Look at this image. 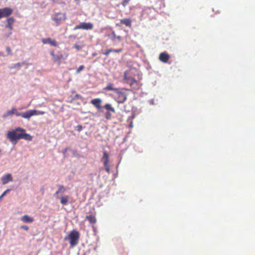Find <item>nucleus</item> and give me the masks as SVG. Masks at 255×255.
<instances>
[{
  "label": "nucleus",
  "instance_id": "43",
  "mask_svg": "<svg viewBox=\"0 0 255 255\" xmlns=\"http://www.w3.org/2000/svg\"><path fill=\"white\" fill-rule=\"evenodd\" d=\"M109 49L111 50V52H114L115 49Z\"/></svg>",
  "mask_w": 255,
  "mask_h": 255
},
{
  "label": "nucleus",
  "instance_id": "31",
  "mask_svg": "<svg viewBox=\"0 0 255 255\" xmlns=\"http://www.w3.org/2000/svg\"><path fill=\"white\" fill-rule=\"evenodd\" d=\"M22 63H17L16 64H15L14 66H13V68H17L18 69H19L20 68V67L21 66Z\"/></svg>",
  "mask_w": 255,
  "mask_h": 255
},
{
  "label": "nucleus",
  "instance_id": "7",
  "mask_svg": "<svg viewBox=\"0 0 255 255\" xmlns=\"http://www.w3.org/2000/svg\"><path fill=\"white\" fill-rule=\"evenodd\" d=\"M44 111H38L36 110H30L22 113V118L29 120L32 116L38 115H44Z\"/></svg>",
  "mask_w": 255,
  "mask_h": 255
},
{
  "label": "nucleus",
  "instance_id": "29",
  "mask_svg": "<svg viewBox=\"0 0 255 255\" xmlns=\"http://www.w3.org/2000/svg\"><path fill=\"white\" fill-rule=\"evenodd\" d=\"M130 0H123L122 2V4L124 6H126Z\"/></svg>",
  "mask_w": 255,
  "mask_h": 255
},
{
  "label": "nucleus",
  "instance_id": "9",
  "mask_svg": "<svg viewBox=\"0 0 255 255\" xmlns=\"http://www.w3.org/2000/svg\"><path fill=\"white\" fill-rule=\"evenodd\" d=\"M85 219L88 220L92 225H94L96 223V212L94 211V208L92 211L88 213V214L85 217Z\"/></svg>",
  "mask_w": 255,
  "mask_h": 255
},
{
  "label": "nucleus",
  "instance_id": "22",
  "mask_svg": "<svg viewBox=\"0 0 255 255\" xmlns=\"http://www.w3.org/2000/svg\"><path fill=\"white\" fill-rule=\"evenodd\" d=\"M104 108L109 111L112 112V113H115V109L110 104H106L104 106Z\"/></svg>",
  "mask_w": 255,
  "mask_h": 255
},
{
  "label": "nucleus",
  "instance_id": "47",
  "mask_svg": "<svg viewBox=\"0 0 255 255\" xmlns=\"http://www.w3.org/2000/svg\"><path fill=\"white\" fill-rule=\"evenodd\" d=\"M28 255H31V254H28Z\"/></svg>",
  "mask_w": 255,
  "mask_h": 255
},
{
  "label": "nucleus",
  "instance_id": "28",
  "mask_svg": "<svg viewBox=\"0 0 255 255\" xmlns=\"http://www.w3.org/2000/svg\"><path fill=\"white\" fill-rule=\"evenodd\" d=\"M130 0H123L122 2V4L124 6H126Z\"/></svg>",
  "mask_w": 255,
  "mask_h": 255
},
{
  "label": "nucleus",
  "instance_id": "8",
  "mask_svg": "<svg viewBox=\"0 0 255 255\" xmlns=\"http://www.w3.org/2000/svg\"><path fill=\"white\" fill-rule=\"evenodd\" d=\"M94 25L91 22H81L79 24L77 25L74 29H84V30H91L93 28Z\"/></svg>",
  "mask_w": 255,
  "mask_h": 255
},
{
  "label": "nucleus",
  "instance_id": "6",
  "mask_svg": "<svg viewBox=\"0 0 255 255\" xmlns=\"http://www.w3.org/2000/svg\"><path fill=\"white\" fill-rule=\"evenodd\" d=\"M66 18V14L61 12L56 13L52 17V20L55 22L57 26L64 22Z\"/></svg>",
  "mask_w": 255,
  "mask_h": 255
},
{
  "label": "nucleus",
  "instance_id": "37",
  "mask_svg": "<svg viewBox=\"0 0 255 255\" xmlns=\"http://www.w3.org/2000/svg\"><path fill=\"white\" fill-rule=\"evenodd\" d=\"M111 53V50L107 49L105 51V52L103 53L105 55L108 56Z\"/></svg>",
  "mask_w": 255,
  "mask_h": 255
},
{
  "label": "nucleus",
  "instance_id": "20",
  "mask_svg": "<svg viewBox=\"0 0 255 255\" xmlns=\"http://www.w3.org/2000/svg\"><path fill=\"white\" fill-rule=\"evenodd\" d=\"M104 89L106 91H114L115 92L118 89L115 88L114 87V84L111 83H109Z\"/></svg>",
  "mask_w": 255,
  "mask_h": 255
},
{
  "label": "nucleus",
  "instance_id": "5",
  "mask_svg": "<svg viewBox=\"0 0 255 255\" xmlns=\"http://www.w3.org/2000/svg\"><path fill=\"white\" fill-rule=\"evenodd\" d=\"M115 94V98L118 103H123L127 100V95L120 89H118Z\"/></svg>",
  "mask_w": 255,
  "mask_h": 255
},
{
  "label": "nucleus",
  "instance_id": "41",
  "mask_svg": "<svg viewBox=\"0 0 255 255\" xmlns=\"http://www.w3.org/2000/svg\"><path fill=\"white\" fill-rule=\"evenodd\" d=\"M74 47H75V48H76L78 50H80V46H79V45H78L76 44V45H74Z\"/></svg>",
  "mask_w": 255,
  "mask_h": 255
},
{
  "label": "nucleus",
  "instance_id": "19",
  "mask_svg": "<svg viewBox=\"0 0 255 255\" xmlns=\"http://www.w3.org/2000/svg\"><path fill=\"white\" fill-rule=\"evenodd\" d=\"M21 132V135L19 136V137H21V139H24L28 141H31L32 139V136L28 133L25 132V131L23 132Z\"/></svg>",
  "mask_w": 255,
  "mask_h": 255
},
{
  "label": "nucleus",
  "instance_id": "30",
  "mask_svg": "<svg viewBox=\"0 0 255 255\" xmlns=\"http://www.w3.org/2000/svg\"><path fill=\"white\" fill-rule=\"evenodd\" d=\"M10 191V189H7L3 192V193L0 196V200L4 197L6 194Z\"/></svg>",
  "mask_w": 255,
  "mask_h": 255
},
{
  "label": "nucleus",
  "instance_id": "11",
  "mask_svg": "<svg viewBox=\"0 0 255 255\" xmlns=\"http://www.w3.org/2000/svg\"><path fill=\"white\" fill-rule=\"evenodd\" d=\"M42 42L44 44H49L50 45L54 47H56L58 46V43L56 40L55 39H51L50 38H42Z\"/></svg>",
  "mask_w": 255,
  "mask_h": 255
},
{
  "label": "nucleus",
  "instance_id": "38",
  "mask_svg": "<svg viewBox=\"0 0 255 255\" xmlns=\"http://www.w3.org/2000/svg\"><path fill=\"white\" fill-rule=\"evenodd\" d=\"M123 51V49H115L114 52L115 53H120Z\"/></svg>",
  "mask_w": 255,
  "mask_h": 255
},
{
  "label": "nucleus",
  "instance_id": "46",
  "mask_svg": "<svg viewBox=\"0 0 255 255\" xmlns=\"http://www.w3.org/2000/svg\"><path fill=\"white\" fill-rule=\"evenodd\" d=\"M1 150H0V153L1 152Z\"/></svg>",
  "mask_w": 255,
  "mask_h": 255
},
{
  "label": "nucleus",
  "instance_id": "21",
  "mask_svg": "<svg viewBox=\"0 0 255 255\" xmlns=\"http://www.w3.org/2000/svg\"><path fill=\"white\" fill-rule=\"evenodd\" d=\"M102 161H103L104 164H107V163H109V155L107 151L106 150L103 152Z\"/></svg>",
  "mask_w": 255,
  "mask_h": 255
},
{
  "label": "nucleus",
  "instance_id": "17",
  "mask_svg": "<svg viewBox=\"0 0 255 255\" xmlns=\"http://www.w3.org/2000/svg\"><path fill=\"white\" fill-rule=\"evenodd\" d=\"M120 23L124 24L126 26L130 27L131 26V20L129 18H124L120 20Z\"/></svg>",
  "mask_w": 255,
  "mask_h": 255
},
{
  "label": "nucleus",
  "instance_id": "42",
  "mask_svg": "<svg viewBox=\"0 0 255 255\" xmlns=\"http://www.w3.org/2000/svg\"><path fill=\"white\" fill-rule=\"evenodd\" d=\"M67 150H68V148H65V149L64 150V151H63V152L64 153H65V152H67Z\"/></svg>",
  "mask_w": 255,
  "mask_h": 255
},
{
  "label": "nucleus",
  "instance_id": "16",
  "mask_svg": "<svg viewBox=\"0 0 255 255\" xmlns=\"http://www.w3.org/2000/svg\"><path fill=\"white\" fill-rule=\"evenodd\" d=\"M16 112V108L14 107H13L11 108L10 110L7 111L5 113H4L2 115V118L3 119H5L8 117H10L13 115H15V113Z\"/></svg>",
  "mask_w": 255,
  "mask_h": 255
},
{
  "label": "nucleus",
  "instance_id": "23",
  "mask_svg": "<svg viewBox=\"0 0 255 255\" xmlns=\"http://www.w3.org/2000/svg\"><path fill=\"white\" fill-rule=\"evenodd\" d=\"M68 201V197L67 196H63L60 198V202L63 205H66Z\"/></svg>",
  "mask_w": 255,
  "mask_h": 255
},
{
  "label": "nucleus",
  "instance_id": "12",
  "mask_svg": "<svg viewBox=\"0 0 255 255\" xmlns=\"http://www.w3.org/2000/svg\"><path fill=\"white\" fill-rule=\"evenodd\" d=\"M169 58V55L166 52L161 53L159 56V60L163 63H167Z\"/></svg>",
  "mask_w": 255,
  "mask_h": 255
},
{
  "label": "nucleus",
  "instance_id": "14",
  "mask_svg": "<svg viewBox=\"0 0 255 255\" xmlns=\"http://www.w3.org/2000/svg\"><path fill=\"white\" fill-rule=\"evenodd\" d=\"M12 175L10 173L6 174L1 178V181L3 184H6L10 181H12Z\"/></svg>",
  "mask_w": 255,
  "mask_h": 255
},
{
  "label": "nucleus",
  "instance_id": "40",
  "mask_svg": "<svg viewBox=\"0 0 255 255\" xmlns=\"http://www.w3.org/2000/svg\"><path fill=\"white\" fill-rule=\"evenodd\" d=\"M59 192H58V191L57 190L54 194V196L57 199H58L59 197Z\"/></svg>",
  "mask_w": 255,
  "mask_h": 255
},
{
  "label": "nucleus",
  "instance_id": "36",
  "mask_svg": "<svg viewBox=\"0 0 255 255\" xmlns=\"http://www.w3.org/2000/svg\"><path fill=\"white\" fill-rule=\"evenodd\" d=\"M20 228L22 229H23L25 231H28L29 230V228L28 226L25 225H22L20 227Z\"/></svg>",
  "mask_w": 255,
  "mask_h": 255
},
{
  "label": "nucleus",
  "instance_id": "39",
  "mask_svg": "<svg viewBox=\"0 0 255 255\" xmlns=\"http://www.w3.org/2000/svg\"><path fill=\"white\" fill-rule=\"evenodd\" d=\"M82 98V96L81 95H80V94H76L75 96V98H74V99H81Z\"/></svg>",
  "mask_w": 255,
  "mask_h": 255
},
{
  "label": "nucleus",
  "instance_id": "45",
  "mask_svg": "<svg viewBox=\"0 0 255 255\" xmlns=\"http://www.w3.org/2000/svg\"><path fill=\"white\" fill-rule=\"evenodd\" d=\"M116 25L117 26H119V24L117 23V24H116Z\"/></svg>",
  "mask_w": 255,
  "mask_h": 255
},
{
  "label": "nucleus",
  "instance_id": "35",
  "mask_svg": "<svg viewBox=\"0 0 255 255\" xmlns=\"http://www.w3.org/2000/svg\"><path fill=\"white\" fill-rule=\"evenodd\" d=\"M6 50L7 52V53L8 55H11V50L10 49V48L9 47H6Z\"/></svg>",
  "mask_w": 255,
  "mask_h": 255
},
{
  "label": "nucleus",
  "instance_id": "4",
  "mask_svg": "<svg viewBox=\"0 0 255 255\" xmlns=\"http://www.w3.org/2000/svg\"><path fill=\"white\" fill-rule=\"evenodd\" d=\"M79 237V233L77 231L74 230L70 233L69 238L71 247H73L78 244Z\"/></svg>",
  "mask_w": 255,
  "mask_h": 255
},
{
  "label": "nucleus",
  "instance_id": "1",
  "mask_svg": "<svg viewBox=\"0 0 255 255\" xmlns=\"http://www.w3.org/2000/svg\"><path fill=\"white\" fill-rule=\"evenodd\" d=\"M24 129L17 128L12 130L8 131L6 134V137L13 145H15L18 140L21 139V137H19V136L21 135V132H24Z\"/></svg>",
  "mask_w": 255,
  "mask_h": 255
},
{
  "label": "nucleus",
  "instance_id": "25",
  "mask_svg": "<svg viewBox=\"0 0 255 255\" xmlns=\"http://www.w3.org/2000/svg\"><path fill=\"white\" fill-rule=\"evenodd\" d=\"M112 35H113V39H118L119 40H121L122 38H121V36H117L115 33V32L114 31H113L112 32Z\"/></svg>",
  "mask_w": 255,
  "mask_h": 255
},
{
  "label": "nucleus",
  "instance_id": "34",
  "mask_svg": "<svg viewBox=\"0 0 255 255\" xmlns=\"http://www.w3.org/2000/svg\"><path fill=\"white\" fill-rule=\"evenodd\" d=\"M15 115L17 117H21L22 118V113H19L18 112L17 109H16V112L15 113Z\"/></svg>",
  "mask_w": 255,
  "mask_h": 255
},
{
  "label": "nucleus",
  "instance_id": "44",
  "mask_svg": "<svg viewBox=\"0 0 255 255\" xmlns=\"http://www.w3.org/2000/svg\"><path fill=\"white\" fill-rule=\"evenodd\" d=\"M93 56H95L97 55V53H95L92 54Z\"/></svg>",
  "mask_w": 255,
  "mask_h": 255
},
{
  "label": "nucleus",
  "instance_id": "24",
  "mask_svg": "<svg viewBox=\"0 0 255 255\" xmlns=\"http://www.w3.org/2000/svg\"><path fill=\"white\" fill-rule=\"evenodd\" d=\"M57 186L58 187V192L59 193H64L66 191V188L61 185H57Z\"/></svg>",
  "mask_w": 255,
  "mask_h": 255
},
{
  "label": "nucleus",
  "instance_id": "27",
  "mask_svg": "<svg viewBox=\"0 0 255 255\" xmlns=\"http://www.w3.org/2000/svg\"><path fill=\"white\" fill-rule=\"evenodd\" d=\"M84 68L85 67L84 65L80 66L77 69V73H79L81 71H82L84 69Z\"/></svg>",
  "mask_w": 255,
  "mask_h": 255
},
{
  "label": "nucleus",
  "instance_id": "3",
  "mask_svg": "<svg viewBox=\"0 0 255 255\" xmlns=\"http://www.w3.org/2000/svg\"><path fill=\"white\" fill-rule=\"evenodd\" d=\"M50 54L52 56L53 62L57 63L58 65H60L62 60L67 59L68 56V54L65 53L63 54L60 51H58L57 53L56 54L53 50H52L50 52Z\"/></svg>",
  "mask_w": 255,
  "mask_h": 255
},
{
  "label": "nucleus",
  "instance_id": "13",
  "mask_svg": "<svg viewBox=\"0 0 255 255\" xmlns=\"http://www.w3.org/2000/svg\"><path fill=\"white\" fill-rule=\"evenodd\" d=\"M102 102V101L100 98H95L91 101V103L98 110L101 109Z\"/></svg>",
  "mask_w": 255,
  "mask_h": 255
},
{
  "label": "nucleus",
  "instance_id": "33",
  "mask_svg": "<svg viewBox=\"0 0 255 255\" xmlns=\"http://www.w3.org/2000/svg\"><path fill=\"white\" fill-rule=\"evenodd\" d=\"M104 167H105V169L107 172H109L110 171V166L109 165V163H107V164H104Z\"/></svg>",
  "mask_w": 255,
  "mask_h": 255
},
{
  "label": "nucleus",
  "instance_id": "15",
  "mask_svg": "<svg viewBox=\"0 0 255 255\" xmlns=\"http://www.w3.org/2000/svg\"><path fill=\"white\" fill-rule=\"evenodd\" d=\"M21 221L23 223H30L34 221V218L27 215H25L21 217Z\"/></svg>",
  "mask_w": 255,
  "mask_h": 255
},
{
  "label": "nucleus",
  "instance_id": "32",
  "mask_svg": "<svg viewBox=\"0 0 255 255\" xmlns=\"http://www.w3.org/2000/svg\"><path fill=\"white\" fill-rule=\"evenodd\" d=\"M76 129L77 131H81L83 129V127L81 125H78L77 126H76Z\"/></svg>",
  "mask_w": 255,
  "mask_h": 255
},
{
  "label": "nucleus",
  "instance_id": "26",
  "mask_svg": "<svg viewBox=\"0 0 255 255\" xmlns=\"http://www.w3.org/2000/svg\"><path fill=\"white\" fill-rule=\"evenodd\" d=\"M105 117L107 120H110L112 117V114L109 112H107L105 114Z\"/></svg>",
  "mask_w": 255,
  "mask_h": 255
},
{
  "label": "nucleus",
  "instance_id": "18",
  "mask_svg": "<svg viewBox=\"0 0 255 255\" xmlns=\"http://www.w3.org/2000/svg\"><path fill=\"white\" fill-rule=\"evenodd\" d=\"M7 24L6 25V27L12 30V25L14 22V19L13 17H11L7 19Z\"/></svg>",
  "mask_w": 255,
  "mask_h": 255
},
{
  "label": "nucleus",
  "instance_id": "2",
  "mask_svg": "<svg viewBox=\"0 0 255 255\" xmlns=\"http://www.w3.org/2000/svg\"><path fill=\"white\" fill-rule=\"evenodd\" d=\"M128 71H126L124 72V80L125 82L129 84L131 88L134 90H138L139 89L140 85L139 83L135 80L133 78L128 76Z\"/></svg>",
  "mask_w": 255,
  "mask_h": 255
},
{
  "label": "nucleus",
  "instance_id": "10",
  "mask_svg": "<svg viewBox=\"0 0 255 255\" xmlns=\"http://www.w3.org/2000/svg\"><path fill=\"white\" fill-rule=\"evenodd\" d=\"M13 10L12 8L9 7H5L0 9V19L2 17H6L10 15Z\"/></svg>",
  "mask_w": 255,
  "mask_h": 255
}]
</instances>
